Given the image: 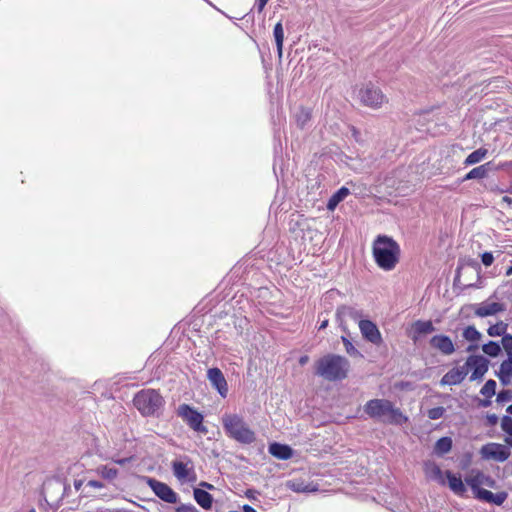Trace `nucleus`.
Segmentation results:
<instances>
[{"label": "nucleus", "mask_w": 512, "mask_h": 512, "mask_svg": "<svg viewBox=\"0 0 512 512\" xmlns=\"http://www.w3.org/2000/svg\"><path fill=\"white\" fill-rule=\"evenodd\" d=\"M194 499L197 502L198 505H200L203 509H210L213 504V497L210 493L207 491L195 488L193 491Z\"/></svg>", "instance_id": "obj_23"}, {"label": "nucleus", "mask_w": 512, "mask_h": 512, "mask_svg": "<svg viewBox=\"0 0 512 512\" xmlns=\"http://www.w3.org/2000/svg\"><path fill=\"white\" fill-rule=\"evenodd\" d=\"M309 361V357L307 355L301 356L299 359L300 365H305Z\"/></svg>", "instance_id": "obj_49"}, {"label": "nucleus", "mask_w": 512, "mask_h": 512, "mask_svg": "<svg viewBox=\"0 0 512 512\" xmlns=\"http://www.w3.org/2000/svg\"><path fill=\"white\" fill-rule=\"evenodd\" d=\"M502 346L507 352L508 358L512 357V335L506 334L502 337Z\"/></svg>", "instance_id": "obj_39"}, {"label": "nucleus", "mask_w": 512, "mask_h": 512, "mask_svg": "<svg viewBox=\"0 0 512 512\" xmlns=\"http://www.w3.org/2000/svg\"><path fill=\"white\" fill-rule=\"evenodd\" d=\"M96 472L104 479L112 481L118 476V470L114 467L101 465L96 469Z\"/></svg>", "instance_id": "obj_31"}, {"label": "nucleus", "mask_w": 512, "mask_h": 512, "mask_svg": "<svg viewBox=\"0 0 512 512\" xmlns=\"http://www.w3.org/2000/svg\"><path fill=\"white\" fill-rule=\"evenodd\" d=\"M501 429L512 436V418L510 416H503L501 419Z\"/></svg>", "instance_id": "obj_40"}, {"label": "nucleus", "mask_w": 512, "mask_h": 512, "mask_svg": "<svg viewBox=\"0 0 512 512\" xmlns=\"http://www.w3.org/2000/svg\"><path fill=\"white\" fill-rule=\"evenodd\" d=\"M488 360L481 355H471L467 358L465 366L467 370H471L470 380L475 381L481 379L488 370Z\"/></svg>", "instance_id": "obj_12"}, {"label": "nucleus", "mask_w": 512, "mask_h": 512, "mask_svg": "<svg viewBox=\"0 0 512 512\" xmlns=\"http://www.w3.org/2000/svg\"><path fill=\"white\" fill-rule=\"evenodd\" d=\"M480 393L487 398H491L496 393V382L492 379L488 380L480 390Z\"/></svg>", "instance_id": "obj_36"}, {"label": "nucleus", "mask_w": 512, "mask_h": 512, "mask_svg": "<svg viewBox=\"0 0 512 512\" xmlns=\"http://www.w3.org/2000/svg\"><path fill=\"white\" fill-rule=\"evenodd\" d=\"M29 512H36L34 509L30 510Z\"/></svg>", "instance_id": "obj_56"}, {"label": "nucleus", "mask_w": 512, "mask_h": 512, "mask_svg": "<svg viewBox=\"0 0 512 512\" xmlns=\"http://www.w3.org/2000/svg\"><path fill=\"white\" fill-rule=\"evenodd\" d=\"M505 442L507 445H509L510 447H512V436L510 437H506L505 438Z\"/></svg>", "instance_id": "obj_52"}, {"label": "nucleus", "mask_w": 512, "mask_h": 512, "mask_svg": "<svg viewBox=\"0 0 512 512\" xmlns=\"http://www.w3.org/2000/svg\"><path fill=\"white\" fill-rule=\"evenodd\" d=\"M505 311V306L499 302H482L474 305V314L477 317L493 316Z\"/></svg>", "instance_id": "obj_16"}, {"label": "nucleus", "mask_w": 512, "mask_h": 512, "mask_svg": "<svg viewBox=\"0 0 512 512\" xmlns=\"http://www.w3.org/2000/svg\"><path fill=\"white\" fill-rule=\"evenodd\" d=\"M287 487L294 492H315L318 490L317 486L310 483L305 484L303 481H288Z\"/></svg>", "instance_id": "obj_27"}, {"label": "nucleus", "mask_w": 512, "mask_h": 512, "mask_svg": "<svg viewBox=\"0 0 512 512\" xmlns=\"http://www.w3.org/2000/svg\"><path fill=\"white\" fill-rule=\"evenodd\" d=\"M491 170V162H487L483 165L473 168L470 170L463 178V181L472 180V179H483L488 176L489 171Z\"/></svg>", "instance_id": "obj_24"}, {"label": "nucleus", "mask_w": 512, "mask_h": 512, "mask_svg": "<svg viewBox=\"0 0 512 512\" xmlns=\"http://www.w3.org/2000/svg\"><path fill=\"white\" fill-rule=\"evenodd\" d=\"M424 471H425V475L428 479L436 481L437 483H439L441 485L446 484V480L444 478L443 472L437 464H435L433 462L425 463Z\"/></svg>", "instance_id": "obj_20"}, {"label": "nucleus", "mask_w": 512, "mask_h": 512, "mask_svg": "<svg viewBox=\"0 0 512 512\" xmlns=\"http://www.w3.org/2000/svg\"><path fill=\"white\" fill-rule=\"evenodd\" d=\"M507 412L510 413L512 415V405L508 406L507 408Z\"/></svg>", "instance_id": "obj_54"}, {"label": "nucleus", "mask_w": 512, "mask_h": 512, "mask_svg": "<svg viewBox=\"0 0 512 512\" xmlns=\"http://www.w3.org/2000/svg\"><path fill=\"white\" fill-rule=\"evenodd\" d=\"M506 330H507V324L504 323L503 321H500L494 325H491L487 332L489 334V336H492V337H495V336H504L506 335Z\"/></svg>", "instance_id": "obj_33"}, {"label": "nucleus", "mask_w": 512, "mask_h": 512, "mask_svg": "<svg viewBox=\"0 0 512 512\" xmlns=\"http://www.w3.org/2000/svg\"><path fill=\"white\" fill-rule=\"evenodd\" d=\"M497 376L502 384H510L512 378V357L507 358L501 363Z\"/></svg>", "instance_id": "obj_22"}, {"label": "nucleus", "mask_w": 512, "mask_h": 512, "mask_svg": "<svg viewBox=\"0 0 512 512\" xmlns=\"http://www.w3.org/2000/svg\"><path fill=\"white\" fill-rule=\"evenodd\" d=\"M481 261L482 263L485 265V266H490L493 261H494V257L492 255L491 252H484L482 255H481Z\"/></svg>", "instance_id": "obj_42"}, {"label": "nucleus", "mask_w": 512, "mask_h": 512, "mask_svg": "<svg viewBox=\"0 0 512 512\" xmlns=\"http://www.w3.org/2000/svg\"><path fill=\"white\" fill-rule=\"evenodd\" d=\"M269 0H256V7L258 12H262Z\"/></svg>", "instance_id": "obj_44"}, {"label": "nucleus", "mask_w": 512, "mask_h": 512, "mask_svg": "<svg viewBox=\"0 0 512 512\" xmlns=\"http://www.w3.org/2000/svg\"><path fill=\"white\" fill-rule=\"evenodd\" d=\"M133 404L144 417L159 416L165 400L157 390L143 389L136 393Z\"/></svg>", "instance_id": "obj_6"}, {"label": "nucleus", "mask_w": 512, "mask_h": 512, "mask_svg": "<svg viewBox=\"0 0 512 512\" xmlns=\"http://www.w3.org/2000/svg\"><path fill=\"white\" fill-rule=\"evenodd\" d=\"M148 486L152 489L157 497L161 500L175 504L178 501V495L172 488H170L166 483L160 482L153 478L147 479Z\"/></svg>", "instance_id": "obj_11"}, {"label": "nucleus", "mask_w": 512, "mask_h": 512, "mask_svg": "<svg viewBox=\"0 0 512 512\" xmlns=\"http://www.w3.org/2000/svg\"><path fill=\"white\" fill-rule=\"evenodd\" d=\"M468 375V370L465 364L460 367H454L449 370L440 380V384L442 386L445 385H458L460 384Z\"/></svg>", "instance_id": "obj_17"}, {"label": "nucleus", "mask_w": 512, "mask_h": 512, "mask_svg": "<svg viewBox=\"0 0 512 512\" xmlns=\"http://www.w3.org/2000/svg\"><path fill=\"white\" fill-rule=\"evenodd\" d=\"M444 413H445V408L439 406V407L429 409L427 411V416L431 420H437V419H440L441 417H443Z\"/></svg>", "instance_id": "obj_38"}, {"label": "nucleus", "mask_w": 512, "mask_h": 512, "mask_svg": "<svg viewBox=\"0 0 512 512\" xmlns=\"http://www.w3.org/2000/svg\"><path fill=\"white\" fill-rule=\"evenodd\" d=\"M177 415L194 431L207 434L208 429L203 425V415L188 404H181L177 408Z\"/></svg>", "instance_id": "obj_7"}, {"label": "nucleus", "mask_w": 512, "mask_h": 512, "mask_svg": "<svg viewBox=\"0 0 512 512\" xmlns=\"http://www.w3.org/2000/svg\"><path fill=\"white\" fill-rule=\"evenodd\" d=\"M358 98L363 105L372 109H378L387 102V97L381 89L372 84L363 86L359 90Z\"/></svg>", "instance_id": "obj_8"}, {"label": "nucleus", "mask_w": 512, "mask_h": 512, "mask_svg": "<svg viewBox=\"0 0 512 512\" xmlns=\"http://www.w3.org/2000/svg\"><path fill=\"white\" fill-rule=\"evenodd\" d=\"M506 276H510L512 275V266H510L507 270H506Z\"/></svg>", "instance_id": "obj_53"}, {"label": "nucleus", "mask_w": 512, "mask_h": 512, "mask_svg": "<svg viewBox=\"0 0 512 512\" xmlns=\"http://www.w3.org/2000/svg\"><path fill=\"white\" fill-rule=\"evenodd\" d=\"M328 323H329V320H328L327 318L323 319V320L320 322L319 330H323V329H325V328L328 326Z\"/></svg>", "instance_id": "obj_48"}, {"label": "nucleus", "mask_w": 512, "mask_h": 512, "mask_svg": "<svg viewBox=\"0 0 512 512\" xmlns=\"http://www.w3.org/2000/svg\"><path fill=\"white\" fill-rule=\"evenodd\" d=\"M200 486L205 487V488H207L209 490L214 489V486L212 484H210V483H207V482H201Z\"/></svg>", "instance_id": "obj_51"}, {"label": "nucleus", "mask_w": 512, "mask_h": 512, "mask_svg": "<svg viewBox=\"0 0 512 512\" xmlns=\"http://www.w3.org/2000/svg\"><path fill=\"white\" fill-rule=\"evenodd\" d=\"M400 251L399 244L387 235H378L373 241V258L378 267L384 271H391L396 267Z\"/></svg>", "instance_id": "obj_3"}, {"label": "nucleus", "mask_w": 512, "mask_h": 512, "mask_svg": "<svg viewBox=\"0 0 512 512\" xmlns=\"http://www.w3.org/2000/svg\"><path fill=\"white\" fill-rule=\"evenodd\" d=\"M176 512H199L192 504H182L177 507Z\"/></svg>", "instance_id": "obj_43"}, {"label": "nucleus", "mask_w": 512, "mask_h": 512, "mask_svg": "<svg viewBox=\"0 0 512 512\" xmlns=\"http://www.w3.org/2000/svg\"><path fill=\"white\" fill-rule=\"evenodd\" d=\"M243 511L244 512H257L253 507H251L250 505H244L243 506Z\"/></svg>", "instance_id": "obj_50"}, {"label": "nucleus", "mask_w": 512, "mask_h": 512, "mask_svg": "<svg viewBox=\"0 0 512 512\" xmlns=\"http://www.w3.org/2000/svg\"><path fill=\"white\" fill-rule=\"evenodd\" d=\"M430 345L432 348L438 350L443 355H451L455 352V346L450 337L439 334L435 335L430 339Z\"/></svg>", "instance_id": "obj_18"}, {"label": "nucleus", "mask_w": 512, "mask_h": 512, "mask_svg": "<svg viewBox=\"0 0 512 512\" xmlns=\"http://www.w3.org/2000/svg\"><path fill=\"white\" fill-rule=\"evenodd\" d=\"M221 422L229 438L241 444H251L255 442V432L240 415L226 413L222 416Z\"/></svg>", "instance_id": "obj_5"}, {"label": "nucleus", "mask_w": 512, "mask_h": 512, "mask_svg": "<svg viewBox=\"0 0 512 512\" xmlns=\"http://www.w3.org/2000/svg\"><path fill=\"white\" fill-rule=\"evenodd\" d=\"M446 477L451 491L456 495L463 496L466 492V487L461 477L454 475L450 471H446Z\"/></svg>", "instance_id": "obj_21"}, {"label": "nucleus", "mask_w": 512, "mask_h": 512, "mask_svg": "<svg viewBox=\"0 0 512 512\" xmlns=\"http://www.w3.org/2000/svg\"><path fill=\"white\" fill-rule=\"evenodd\" d=\"M480 454L483 459L504 462L509 458L510 451L503 444L488 443L482 446Z\"/></svg>", "instance_id": "obj_9"}, {"label": "nucleus", "mask_w": 512, "mask_h": 512, "mask_svg": "<svg viewBox=\"0 0 512 512\" xmlns=\"http://www.w3.org/2000/svg\"><path fill=\"white\" fill-rule=\"evenodd\" d=\"M475 348H476V346H472V345H470V346L467 348V350H468V351H472V350H473V349H475Z\"/></svg>", "instance_id": "obj_55"}, {"label": "nucleus", "mask_w": 512, "mask_h": 512, "mask_svg": "<svg viewBox=\"0 0 512 512\" xmlns=\"http://www.w3.org/2000/svg\"><path fill=\"white\" fill-rule=\"evenodd\" d=\"M359 329L363 338L374 345H380L383 341L377 325L370 320H359Z\"/></svg>", "instance_id": "obj_13"}, {"label": "nucleus", "mask_w": 512, "mask_h": 512, "mask_svg": "<svg viewBox=\"0 0 512 512\" xmlns=\"http://www.w3.org/2000/svg\"><path fill=\"white\" fill-rule=\"evenodd\" d=\"M311 120V110L309 108L300 107L295 114V121L298 127L304 128Z\"/></svg>", "instance_id": "obj_29"}, {"label": "nucleus", "mask_w": 512, "mask_h": 512, "mask_svg": "<svg viewBox=\"0 0 512 512\" xmlns=\"http://www.w3.org/2000/svg\"><path fill=\"white\" fill-rule=\"evenodd\" d=\"M351 319L353 321H357L359 323V320L362 319V311L355 309L354 307L342 305L337 308L336 311V319L343 329V331H346V320Z\"/></svg>", "instance_id": "obj_15"}, {"label": "nucleus", "mask_w": 512, "mask_h": 512, "mask_svg": "<svg viewBox=\"0 0 512 512\" xmlns=\"http://www.w3.org/2000/svg\"><path fill=\"white\" fill-rule=\"evenodd\" d=\"M452 440L449 437L440 438L435 444V451L439 454H445L451 450Z\"/></svg>", "instance_id": "obj_32"}, {"label": "nucleus", "mask_w": 512, "mask_h": 512, "mask_svg": "<svg viewBox=\"0 0 512 512\" xmlns=\"http://www.w3.org/2000/svg\"><path fill=\"white\" fill-rule=\"evenodd\" d=\"M487 153H488V150L486 148H479V149L473 151L472 153H470L466 157L464 164L466 166L477 164V163L481 162L486 157Z\"/></svg>", "instance_id": "obj_28"}, {"label": "nucleus", "mask_w": 512, "mask_h": 512, "mask_svg": "<svg viewBox=\"0 0 512 512\" xmlns=\"http://www.w3.org/2000/svg\"><path fill=\"white\" fill-rule=\"evenodd\" d=\"M273 35L276 42L277 53L279 59L282 58L283 55V42H284V29L281 22L275 24L273 29Z\"/></svg>", "instance_id": "obj_25"}, {"label": "nucleus", "mask_w": 512, "mask_h": 512, "mask_svg": "<svg viewBox=\"0 0 512 512\" xmlns=\"http://www.w3.org/2000/svg\"><path fill=\"white\" fill-rule=\"evenodd\" d=\"M341 340L343 342L346 352L350 356H361L360 352L355 348V346L351 343V341L347 337L342 336Z\"/></svg>", "instance_id": "obj_37"}, {"label": "nucleus", "mask_w": 512, "mask_h": 512, "mask_svg": "<svg viewBox=\"0 0 512 512\" xmlns=\"http://www.w3.org/2000/svg\"><path fill=\"white\" fill-rule=\"evenodd\" d=\"M413 329H414V332L418 335L428 334L435 330L433 323L430 320H428V321L417 320L413 324Z\"/></svg>", "instance_id": "obj_30"}, {"label": "nucleus", "mask_w": 512, "mask_h": 512, "mask_svg": "<svg viewBox=\"0 0 512 512\" xmlns=\"http://www.w3.org/2000/svg\"><path fill=\"white\" fill-rule=\"evenodd\" d=\"M482 350L485 354L496 357L500 353L501 347L497 342L489 341L482 346Z\"/></svg>", "instance_id": "obj_35"}, {"label": "nucleus", "mask_w": 512, "mask_h": 512, "mask_svg": "<svg viewBox=\"0 0 512 512\" xmlns=\"http://www.w3.org/2000/svg\"><path fill=\"white\" fill-rule=\"evenodd\" d=\"M349 361L341 355L326 354L314 363V373L327 381H340L347 377Z\"/></svg>", "instance_id": "obj_4"}, {"label": "nucleus", "mask_w": 512, "mask_h": 512, "mask_svg": "<svg viewBox=\"0 0 512 512\" xmlns=\"http://www.w3.org/2000/svg\"><path fill=\"white\" fill-rule=\"evenodd\" d=\"M172 470L174 476L181 482H195L197 480V475L194 470L193 463L191 460L187 459V461H174L172 463Z\"/></svg>", "instance_id": "obj_10"}, {"label": "nucleus", "mask_w": 512, "mask_h": 512, "mask_svg": "<svg viewBox=\"0 0 512 512\" xmlns=\"http://www.w3.org/2000/svg\"><path fill=\"white\" fill-rule=\"evenodd\" d=\"M462 336L467 341L477 342L481 338V333L474 326H468L464 329Z\"/></svg>", "instance_id": "obj_34"}, {"label": "nucleus", "mask_w": 512, "mask_h": 512, "mask_svg": "<svg viewBox=\"0 0 512 512\" xmlns=\"http://www.w3.org/2000/svg\"><path fill=\"white\" fill-rule=\"evenodd\" d=\"M503 204H506L507 207L512 208V198L509 196H504L501 200Z\"/></svg>", "instance_id": "obj_46"}, {"label": "nucleus", "mask_w": 512, "mask_h": 512, "mask_svg": "<svg viewBox=\"0 0 512 512\" xmlns=\"http://www.w3.org/2000/svg\"><path fill=\"white\" fill-rule=\"evenodd\" d=\"M88 486L92 487V488H97V489H101L104 487V484L100 481H97V480H90L88 482Z\"/></svg>", "instance_id": "obj_45"}, {"label": "nucleus", "mask_w": 512, "mask_h": 512, "mask_svg": "<svg viewBox=\"0 0 512 512\" xmlns=\"http://www.w3.org/2000/svg\"><path fill=\"white\" fill-rule=\"evenodd\" d=\"M364 412L372 419L384 424L402 425L408 417L388 399H371L364 405Z\"/></svg>", "instance_id": "obj_1"}, {"label": "nucleus", "mask_w": 512, "mask_h": 512, "mask_svg": "<svg viewBox=\"0 0 512 512\" xmlns=\"http://www.w3.org/2000/svg\"><path fill=\"white\" fill-rule=\"evenodd\" d=\"M465 482L471 488L475 498L478 500L500 506L506 501L508 497V493L506 491L492 493L489 490L482 489V486L495 488L496 481L491 476L486 475L481 471L471 472L465 478Z\"/></svg>", "instance_id": "obj_2"}, {"label": "nucleus", "mask_w": 512, "mask_h": 512, "mask_svg": "<svg viewBox=\"0 0 512 512\" xmlns=\"http://www.w3.org/2000/svg\"><path fill=\"white\" fill-rule=\"evenodd\" d=\"M207 378L220 396L225 398L228 394V384L222 371L217 367L210 368L207 371Z\"/></svg>", "instance_id": "obj_14"}, {"label": "nucleus", "mask_w": 512, "mask_h": 512, "mask_svg": "<svg viewBox=\"0 0 512 512\" xmlns=\"http://www.w3.org/2000/svg\"><path fill=\"white\" fill-rule=\"evenodd\" d=\"M269 453L277 459L288 460L292 457L293 450L288 445L275 442L269 445Z\"/></svg>", "instance_id": "obj_19"}, {"label": "nucleus", "mask_w": 512, "mask_h": 512, "mask_svg": "<svg viewBox=\"0 0 512 512\" xmlns=\"http://www.w3.org/2000/svg\"><path fill=\"white\" fill-rule=\"evenodd\" d=\"M512 400V390H502L497 395V402L504 403Z\"/></svg>", "instance_id": "obj_41"}, {"label": "nucleus", "mask_w": 512, "mask_h": 512, "mask_svg": "<svg viewBox=\"0 0 512 512\" xmlns=\"http://www.w3.org/2000/svg\"><path fill=\"white\" fill-rule=\"evenodd\" d=\"M349 193L350 192L348 188L341 187L328 200L327 209L334 210L337 207V205L349 195Z\"/></svg>", "instance_id": "obj_26"}, {"label": "nucleus", "mask_w": 512, "mask_h": 512, "mask_svg": "<svg viewBox=\"0 0 512 512\" xmlns=\"http://www.w3.org/2000/svg\"><path fill=\"white\" fill-rule=\"evenodd\" d=\"M129 460V458L113 459V461L119 465H125Z\"/></svg>", "instance_id": "obj_47"}]
</instances>
